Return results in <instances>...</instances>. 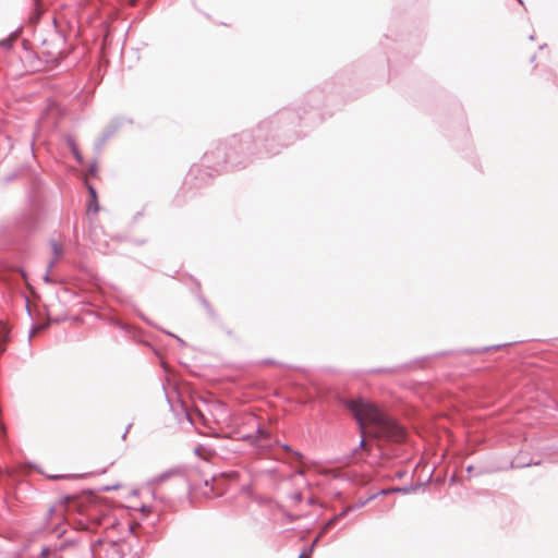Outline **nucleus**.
<instances>
[{"instance_id": "nucleus-15", "label": "nucleus", "mask_w": 558, "mask_h": 558, "mask_svg": "<svg viewBox=\"0 0 558 558\" xmlns=\"http://www.w3.org/2000/svg\"><path fill=\"white\" fill-rule=\"evenodd\" d=\"M281 447H282L286 451H288V452L292 453L293 456H295V457H298V458H301V453H300V452H298V451H293V450H292V448H291L289 445H287V444H282V445H281Z\"/></svg>"}, {"instance_id": "nucleus-5", "label": "nucleus", "mask_w": 558, "mask_h": 558, "mask_svg": "<svg viewBox=\"0 0 558 558\" xmlns=\"http://www.w3.org/2000/svg\"><path fill=\"white\" fill-rule=\"evenodd\" d=\"M124 122L131 123L132 121L125 118L112 119L104 130L98 142L96 143V149L100 150L105 143L124 124Z\"/></svg>"}, {"instance_id": "nucleus-41", "label": "nucleus", "mask_w": 558, "mask_h": 558, "mask_svg": "<svg viewBox=\"0 0 558 558\" xmlns=\"http://www.w3.org/2000/svg\"><path fill=\"white\" fill-rule=\"evenodd\" d=\"M531 463L522 464L521 466H530Z\"/></svg>"}, {"instance_id": "nucleus-3", "label": "nucleus", "mask_w": 558, "mask_h": 558, "mask_svg": "<svg viewBox=\"0 0 558 558\" xmlns=\"http://www.w3.org/2000/svg\"><path fill=\"white\" fill-rule=\"evenodd\" d=\"M64 44L65 39L59 32H54L50 39H44L43 46L48 47L46 50H43V53L46 56V61L57 62L59 59L63 58Z\"/></svg>"}, {"instance_id": "nucleus-20", "label": "nucleus", "mask_w": 558, "mask_h": 558, "mask_svg": "<svg viewBox=\"0 0 558 558\" xmlns=\"http://www.w3.org/2000/svg\"><path fill=\"white\" fill-rule=\"evenodd\" d=\"M74 544V541H64L63 543L60 544L59 550H64L68 546H72Z\"/></svg>"}, {"instance_id": "nucleus-8", "label": "nucleus", "mask_w": 558, "mask_h": 558, "mask_svg": "<svg viewBox=\"0 0 558 558\" xmlns=\"http://www.w3.org/2000/svg\"><path fill=\"white\" fill-rule=\"evenodd\" d=\"M88 192L92 197V201L88 204V211L96 214L99 210L96 189L92 185H88Z\"/></svg>"}, {"instance_id": "nucleus-38", "label": "nucleus", "mask_w": 558, "mask_h": 558, "mask_svg": "<svg viewBox=\"0 0 558 558\" xmlns=\"http://www.w3.org/2000/svg\"><path fill=\"white\" fill-rule=\"evenodd\" d=\"M178 339L179 342L183 343L182 339L179 338V337H175Z\"/></svg>"}, {"instance_id": "nucleus-32", "label": "nucleus", "mask_w": 558, "mask_h": 558, "mask_svg": "<svg viewBox=\"0 0 558 558\" xmlns=\"http://www.w3.org/2000/svg\"><path fill=\"white\" fill-rule=\"evenodd\" d=\"M264 363H267V364H277L275 361H271V360H265Z\"/></svg>"}, {"instance_id": "nucleus-11", "label": "nucleus", "mask_w": 558, "mask_h": 558, "mask_svg": "<svg viewBox=\"0 0 558 558\" xmlns=\"http://www.w3.org/2000/svg\"><path fill=\"white\" fill-rule=\"evenodd\" d=\"M411 490V487H392V488H384L381 490H379L378 493H376V497L377 496H385V495H388V494H395V493H402V494H407Z\"/></svg>"}, {"instance_id": "nucleus-17", "label": "nucleus", "mask_w": 558, "mask_h": 558, "mask_svg": "<svg viewBox=\"0 0 558 558\" xmlns=\"http://www.w3.org/2000/svg\"><path fill=\"white\" fill-rule=\"evenodd\" d=\"M72 154L74 155L75 159H76L78 162H82L83 157H82V155H81V153L78 151V148H77L76 146H73Z\"/></svg>"}, {"instance_id": "nucleus-10", "label": "nucleus", "mask_w": 558, "mask_h": 558, "mask_svg": "<svg viewBox=\"0 0 558 558\" xmlns=\"http://www.w3.org/2000/svg\"><path fill=\"white\" fill-rule=\"evenodd\" d=\"M508 344L509 343H504V344H496V345L483 347V348H477V349H468V350H465V352L468 354H480V353L488 352V351H492V350H498V349H500L502 347H506Z\"/></svg>"}, {"instance_id": "nucleus-42", "label": "nucleus", "mask_w": 558, "mask_h": 558, "mask_svg": "<svg viewBox=\"0 0 558 558\" xmlns=\"http://www.w3.org/2000/svg\"><path fill=\"white\" fill-rule=\"evenodd\" d=\"M518 1H519V3H521V4L523 3V1H522V0H518Z\"/></svg>"}, {"instance_id": "nucleus-12", "label": "nucleus", "mask_w": 558, "mask_h": 558, "mask_svg": "<svg viewBox=\"0 0 558 558\" xmlns=\"http://www.w3.org/2000/svg\"><path fill=\"white\" fill-rule=\"evenodd\" d=\"M256 434V438L252 441L253 445H256L258 440L268 439L270 437V433L262 427L257 428Z\"/></svg>"}, {"instance_id": "nucleus-28", "label": "nucleus", "mask_w": 558, "mask_h": 558, "mask_svg": "<svg viewBox=\"0 0 558 558\" xmlns=\"http://www.w3.org/2000/svg\"><path fill=\"white\" fill-rule=\"evenodd\" d=\"M141 511H143V512H149V511H150V507H149V506H146V505H143V506L141 507Z\"/></svg>"}, {"instance_id": "nucleus-1", "label": "nucleus", "mask_w": 558, "mask_h": 558, "mask_svg": "<svg viewBox=\"0 0 558 558\" xmlns=\"http://www.w3.org/2000/svg\"><path fill=\"white\" fill-rule=\"evenodd\" d=\"M274 124L272 120H266L258 124L256 134L243 132L239 138L233 136L230 140L232 151H227L225 145H218L215 149L206 151L203 156V165L218 172L227 163H233V155L235 154L251 155L254 153V149L260 156L277 154L272 148L275 138H271V141L268 138V132L272 130Z\"/></svg>"}, {"instance_id": "nucleus-4", "label": "nucleus", "mask_w": 558, "mask_h": 558, "mask_svg": "<svg viewBox=\"0 0 558 558\" xmlns=\"http://www.w3.org/2000/svg\"><path fill=\"white\" fill-rule=\"evenodd\" d=\"M37 221L36 210L32 206L21 209L14 217V226L20 231H31Z\"/></svg>"}, {"instance_id": "nucleus-18", "label": "nucleus", "mask_w": 558, "mask_h": 558, "mask_svg": "<svg viewBox=\"0 0 558 558\" xmlns=\"http://www.w3.org/2000/svg\"><path fill=\"white\" fill-rule=\"evenodd\" d=\"M337 521H338V519H337V518H336V515H335L332 519H330V520L325 524V526H324V529H323V532H325V531L329 530V529H330V527H331V526H332Z\"/></svg>"}, {"instance_id": "nucleus-34", "label": "nucleus", "mask_w": 558, "mask_h": 558, "mask_svg": "<svg viewBox=\"0 0 558 558\" xmlns=\"http://www.w3.org/2000/svg\"><path fill=\"white\" fill-rule=\"evenodd\" d=\"M54 511V508L53 507H50L49 510H48V514L51 515Z\"/></svg>"}, {"instance_id": "nucleus-9", "label": "nucleus", "mask_w": 558, "mask_h": 558, "mask_svg": "<svg viewBox=\"0 0 558 558\" xmlns=\"http://www.w3.org/2000/svg\"><path fill=\"white\" fill-rule=\"evenodd\" d=\"M21 31L16 29L10 34V36L3 40L0 41V46L7 50L11 49L13 46V43L20 36Z\"/></svg>"}, {"instance_id": "nucleus-22", "label": "nucleus", "mask_w": 558, "mask_h": 558, "mask_svg": "<svg viewBox=\"0 0 558 558\" xmlns=\"http://www.w3.org/2000/svg\"><path fill=\"white\" fill-rule=\"evenodd\" d=\"M317 542H318V538H315L313 544L306 550L303 551L304 556L312 553V550H313V548H314V546L316 545Z\"/></svg>"}, {"instance_id": "nucleus-36", "label": "nucleus", "mask_w": 558, "mask_h": 558, "mask_svg": "<svg viewBox=\"0 0 558 558\" xmlns=\"http://www.w3.org/2000/svg\"><path fill=\"white\" fill-rule=\"evenodd\" d=\"M244 439H253V436L246 435V436H244Z\"/></svg>"}, {"instance_id": "nucleus-7", "label": "nucleus", "mask_w": 558, "mask_h": 558, "mask_svg": "<svg viewBox=\"0 0 558 558\" xmlns=\"http://www.w3.org/2000/svg\"><path fill=\"white\" fill-rule=\"evenodd\" d=\"M10 340V330L7 326L0 325V355L7 350V343Z\"/></svg>"}, {"instance_id": "nucleus-2", "label": "nucleus", "mask_w": 558, "mask_h": 558, "mask_svg": "<svg viewBox=\"0 0 558 558\" xmlns=\"http://www.w3.org/2000/svg\"><path fill=\"white\" fill-rule=\"evenodd\" d=\"M343 404L353 415L360 427L361 440L357 448L353 450V453L365 447L366 423L372 426L371 433L374 438L393 442H401L405 439V429L374 403L356 398L345 400Z\"/></svg>"}, {"instance_id": "nucleus-26", "label": "nucleus", "mask_w": 558, "mask_h": 558, "mask_svg": "<svg viewBox=\"0 0 558 558\" xmlns=\"http://www.w3.org/2000/svg\"><path fill=\"white\" fill-rule=\"evenodd\" d=\"M43 279H44V281H45V282H50V275H49V270H47V272L45 274V276H44V278H43Z\"/></svg>"}, {"instance_id": "nucleus-35", "label": "nucleus", "mask_w": 558, "mask_h": 558, "mask_svg": "<svg viewBox=\"0 0 558 558\" xmlns=\"http://www.w3.org/2000/svg\"><path fill=\"white\" fill-rule=\"evenodd\" d=\"M12 180H13V177H8V178L5 179V182H10V181H12Z\"/></svg>"}, {"instance_id": "nucleus-23", "label": "nucleus", "mask_w": 558, "mask_h": 558, "mask_svg": "<svg viewBox=\"0 0 558 558\" xmlns=\"http://www.w3.org/2000/svg\"><path fill=\"white\" fill-rule=\"evenodd\" d=\"M96 171H97V163H96V162H94V163H92V165L89 166L88 172H89L90 174H95V173H96Z\"/></svg>"}, {"instance_id": "nucleus-19", "label": "nucleus", "mask_w": 558, "mask_h": 558, "mask_svg": "<svg viewBox=\"0 0 558 558\" xmlns=\"http://www.w3.org/2000/svg\"><path fill=\"white\" fill-rule=\"evenodd\" d=\"M51 246H52L53 254L56 256L60 255L61 248H60L59 244L57 242L52 241Z\"/></svg>"}, {"instance_id": "nucleus-16", "label": "nucleus", "mask_w": 558, "mask_h": 558, "mask_svg": "<svg viewBox=\"0 0 558 558\" xmlns=\"http://www.w3.org/2000/svg\"><path fill=\"white\" fill-rule=\"evenodd\" d=\"M352 510H353V507L349 506V507H347L345 509H343L340 513H338V514L336 515V518L339 520V519H341V518L345 517V515H347L349 512H351Z\"/></svg>"}, {"instance_id": "nucleus-31", "label": "nucleus", "mask_w": 558, "mask_h": 558, "mask_svg": "<svg viewBox=\"0 0 558 558\" xmlns=\"http://www.w3.org/2000/svg\"><path fill=\"white\" fill-rule=\"evenodd\" d=\"M377 372H395V368H383V369H378Z\"/></svg>"}, {"instance_id": "nucleus-13", "label": "nucleus", "mask_w": 558, "mask_h": 558, "mask_svg": "<svg viewBox=\"0 0 558 558\" xmlns=\"http://www.w3.org/2000/svg\"><path fill=\"white\" fill-rule=\"evenodd\" d=\"M376 498V494H373L371 495L368 498L366 499H361L359 500L355 505H353V510L354 509H360L362 507H364L367 502H369L371 500L375 499Z\"/></svg>"}, {"instance_id": "nucleus-21", "label": "nucleus", "mask_w": 558, "mask_h": 558, "mask_svg": "<svg viewBox=\"0 0 558 558\" xmlns=\"http://www.w3.org/2000/svg\"><path fill=\"white\" fill-rule=\"evenodd\" d=\"M49 553H50V548L49 547H47V546L43 547L41 551H40V558H47Z\"/></svg>"}, {"instance_id": "nucleus-37", "label": "nucleus", "mask_w": 558, "mask_h": 558, "mask_svg": "<svg viewBox=\"0 0 558 558\" xmlns=\"http://www.w3.org/2000/svg\"><path fill=\"white\" fill-rule=\"evenodd\" d=\"M535 59H536V57H535V56H533V57L531 58V61H532V62H534V61H535Z\"/></svg>"}, {"instance_id": "nucleus-30", "label": "nucleus", "mask_w": 558, "mask_h": 558, "mask_svg": "<svg viewBox=\"0 0 558 558\" xmlns=\"http://www.w3.org/2000/svg\"><path fill=\"white\" fill-rule=\"evenodd\" d=\"M118 487H119L118 485H116V486H111V487H110V486H107V487H105V488H104V490H107V492H108V490L117 489Z\"/></svg>"}, {"instance_id": "nucleus-40", "label": "nucleus", "mask_w": 558, "mask_h": 558, "mask_svg": "<svg viewBox=\"0 0 558 558\" xmlns=\"http://www.w3.org/2000/svg\"><path fill=\"white\" fill-rule=\"evenodd\" d=\"M21 274H22L23 277L26 276L25 271H23V270H21Z\"/></svg>"}, {"instance_id": "nucleus-27", "label": "nucleus", "mask_w": 558, "mask_h": 558, "mask_svg": "<svg viewBox=\"0 0 558 558\" xmlns=\"http://www.w3.org/2000/svg\"><path fill=\"white\" fill-rule=\"evenodd\" d=\"M71 475H52L50 476L51 478L53 480H59V478H64V477H70Z\"/></svg>"}, {"instance_id": "nucleus-25", "label": "nucleus", "mask_w": 558, "mask_h": 558, "mask_svg": "<svg viewBox=\"0 0 558 558\" xmlns=\"http://www.w3.org/2000/svg\"><path fill=\"white\" fill-rule=\"evenodd\" d=\"M68 144H69L71 150L73 149V146H76L74 140H72L71 137L68 138Z\"/></svg>"}, {"instance_id": "nucleus-29", "label": "nucleus", "mask_w": 558, "mask_h": 558, "mask_svg": "<svg viewBox=\"0 0 558 558\" xmlns=\"http://www.w3.org/2000/svg\"><path fill=\"white\" fill-rule=\"evenodd\" d=\"M54 263H56V258H53L52 260L49 262L48 270H50L54 266Z\"/></svg>"}, {"instance_id": "nucleus-24", "label": "nucleus", "mask_w": 558, "mask_h": 558, "mask_svg": "<svg viewBox=\"0 0 558 558\" xmlns=\"http://www.w3.org/2000/svg\"><path fill=\"white\" fill-rule=\"evenodd\" d=\"M131 426H132V424H131V423L126 426V428H125L124 433L122 434V439H125V438H126V435H128V433H129V430H130Z\"/></svg>"}, {"instance_id": "nucleus-14", "label": "nucleus", "mask_w": 558, "mask_h": 558, "mask_svg": "<svg viewBox=\"0 0 558 558\" xmlns=\"http://www.w3.org/2000/svg\"><path fill=\"white\" fill-rule=\"evenodd\" d=\"M201 302H202L203 306L207 310L208 314L211 315L214 313V311H213L209 302L205 298H201Z\"/></svg>"}, {"instance_id": "nucleus-6", "label": "nucleus", "mask_w": 558, "mask_h": 558, "mask_svg": "<svg viewBox=\"0 0 558 558\" xmlns=\"http://www.w3.org/2000/svg\"><path fill=\"white\" fill-rule=\"evenodd\" d=\"M173 476H180L185 482V477H184L182 469L173 468V469L167 470V471L162 472L161 474L151 478L149 484H160V483L168 481L169 478H171Z\"/></svg>"}, {"instance_id": "nucleus-33", "label": "nucleus", "mask_w": 558, "mask_h": 558, "mask_svg": "<svg viewBox=\"0 0 558 558\" xmlns=\"http://www.w3.org/2000/svg\"><path fill=\"white\" fill-rule=\"evenodd\" d=\"M473 469H474V468H473V465H469V466L466 468V472H468V473H471V472L473 471Z\"/></svg>"}, {"instance_id": "nucleus-39", "label": "nucleus", "mask_w": 558, "mask_h": 558, "mask_svg": "<svg viewBox=\"0 0 558 558\" xmlns=\"http://www.w3.org/2000/svg\"><path fill=\"white\" fill-rule=\"evenodd\" d=\"M303 557H304V553H301L298 558H303Z\"/></svg>"}]
</instances>
